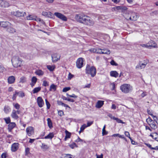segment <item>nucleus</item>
<instances>
[{
  "instance_id": "1",
  "label": "nucleus",
  "mask_w": 158,
  "mask_h": 158,
  "mask_svg": "<svg viewBox=\"0 0 158 158\" xmlns=\"http://www.w3.org/2000/svg\"><path fill=\"white\" fill-rule=\"evenodd\" d=\"M75 19L77 22L85 25L91 26L94 24V21L90 17L84 14L76 15Z\"/></svg>"
},
{
  "instance_id": "2",
  "label": "nucleus",
  "mask_w": 158,
  "mask_h": 158,
  "mask_svg": "<svg viewBox=\"0 0 158 158\" xmlns=\"http://www.w3.org/2000/svg\"><path fill=\"white\" fill-rule=\"evenodd\" d=\"M11 61L13 66L15 68L20 67L22 65L23 60L18 56H13L11 58Z\"/></svg>"
},
{
  "instance_id": "3",
  "label": "nucleus",
  "mask_w": 158,
  "mask_h": 158,
  "mask_svg": "<svg viewBox=\"0 0 158 158\" xmlns=\"http://www.w3.org/2000/svg\"><path fill=\"white\" fill-rule=\"evenodd\" d=\"M139 17L137 14L131 11L130 12L128 15L126 14L125 16L126 19L132 21L136 20Z\"/></svg>"
},
{
  "instance_id": "4",
  "label": "nucleus",
  "mask_w": 158,
  "mask_h": 158,
  "mask_svg": "<svg viewBox=\"0 0 158 158\" xmlns=\"http://www.w3.org/2000/svg\"><path fill=\"white\" fill-rule=\"evenodd\" d=\"M85 72L87 74H90L91 77H93L96 74V69L93 66L90 67L89 65L87 64L85 69Z\"/></svg>"
},
{
  "instance_id": "5",
  "label": "nucleus",
  "mask_w": 158,
  "mask_h": 158,
  "mask_svg": "<svg viewBox=\"0 0 158 158\" xmlns=\"http://www.w3.org/2000/svg\"><path fill=\"white\" fill-rule=\"evenodd\" d=\"M120 89L122 92L126 94L132 90V87L129 84H124L120 86Z\"/></svg>"
},
{
  "instance_id": "6",
  "label": "nucleus",
  "mask_w": 158,
  "mask_h": 158,
  "mask_svg": "<svg viewBox=\"0 0 158 158\" xmlns=\"http://www.w3.org/2000/svg\"><path fill=\"white\" fill-rule=\"evenodd\" d=\"M11 13L12 15L19 17H24L26 15L25 12L19 10L12 11Z\"/></svg>"
},
{
  "instance_id": "7",
  "label": "nucleus",
  "mask_w": 158,
  "mask_h": 158,
  "mask_svg": "<svg viewBox=\"0 0 158 158\" xmlns=\"http://www.w3.org/2000/svg\"><path fill=\"white\" fill-rule=\"evenodd\" d=\"M84 59L82 58H79L77 59L76 62V65L78 69H81L83 65Z\"/></svg>"
},
{
  "instance_id": "8",
  "label": "nucleus",
  "mask_w": 158,
  "mask_h": 158,
  "mask_svg": "<svg viewBox=\"0 0 158 158\" xmlns=\"http://www.w3.org/2000/svg\"><path fill=\"white\" fill-rule=\"evenodd\" d=\"M148 63V61L146 60L144 61L143 62L140 61L139 64L136 66L135 68L136 69H143L145 68L146 65Z\"/></svg>"
},
{
  "instance_id": "9",
  "label": "nucleus",
  "mask_w": 158,
  "mask_h": 158,
  "mask_svg": "<svg viewBox=\"0 0 158 158\" xmlns=\"http://www.w3.org/2000/svg\"><path fill=\"white\" fill-rule=\"evenodd\" d=\"M26 132L27 135L28 136H30L34 134V129L32 127H29L26 128Z\"/></svg>"
},
{
  "instance_id": "10",
  "label": "nucleus",
  "mask_w": 158,
  "mask_h": 158,
  "mask_svg": "<svg viewBox=\"0 0 158 158\" xmlns=\"http://www.w3.org/2000/svg\"><path fill=\"white\" fill-rule=\"evenodd\" d=\"M54 15L57 17L61 19L63 21H66L67 20V18L63 14L60 13L59 12H55L54 13Z\"/></svg>"
},
{
  "instance_id": "11",
  "label": "nucleus",
  "mask_w": 158,
  "mask_h": 158,
  "mask_svg": "<svg viewBox=\"0 0 158 158\" xmlns=\"http://www.w3.org/2000/svg\"><path fill=\"white\" fill-rule=\"evenodd\" d=\"M10 6L9 3L5 0H0V7H7Z\"/></svg>"
},
{
  "instance_id": "12",
  "label": "nucleus",
  "mask_w": 158,
  "mask_h": 158,
  "mask_svg": "<svg viewBox=\"0 0 158 158\" xmlns=\"http://www.w3.org/2000/svg\"><path fill=\"white\" fill-rule=\"evenodd\" d=\"M37 101L39 106L40 107H42L44 105V102L41 97H39L37 98Z\"/></svg>"
},
{
  "instance_id": "13",
  "label": "nucleus",
  "mask_w": 158,
  "mask_h": 158,
  "mask_svg": "<svg viewBox=\"0 0 158 158\" xmlns=\"http://www.w3.org/2000/svg\"><path fill=\"white\" fill-rule=\"evenodd\" d=\"M52 57L53 62H55L60 59V56L58 54H54L52 56Z\"/></svg>"
},
{
  "instance_id": "14",
  "label": "nucleus",
  "mask_w": 158,
  "mask_h": 158,
  "mask_svg": "<svg viewBox=\"0 0 158 158\" xmlns=\"http://www.w3.org/2000/svg\"><path fill=\"white\" fill-rule=\"evenodd\" d=\"M42 15L43 16L50 18H52L53 16V14L50 12L43 11Z\"/></svg>"
},
{
  "instance_id": "15",
  "label": "nucleus",
  "mask_w": 158,
  "mask_h": 158,
  "mask_svg": "<svg viewBox=\"0 0 158 158\" xmlns=\"http://www.w3.org/2000/svg\"><path fill=\"white\" fill-rule=\"evenodd\" d=\"M19 144L18 143H15L11 146V150L12 151L15 152L19 148Z\"/></svg>"
},
{
  "instance_id": "16",
  "label": "nucleus",
  "mask_w": 158,
  "mask_h": 158,
  "mask_svg": "<svg viewBox=\"0 0 158 158\" xmlns=\"http://www.w3.org/2000/svg\"><path fill=\"white\" fill-rule=\"evenodd\" d=\"M36 18H37V17L34 15H30L26 17V19L29 20H36Z\"/></svg>"
},
{
  "instance_id": "17",
  "label": "nucleus",
  "mask_w": 158,
  "mask_h": 158,
  "mask_svg": "<svg viewBox=\"0 0 158 158\" xmlns=\"http://www.w3.org/2000/svg\"><path fill=\"white\" fill-rule=\"evenodd\" d=\"M16 124L15 123L10 122L9 123L8 127V129L9 131L11 130L15 126Z\"/></svg>"
},
{
  "instance_id": "18",
  "label": "nucleus",
  "mask_w": 158,
  "mask_h": 158,
  "mask_svg": "<svg viewBox=\"0 0 158 158\" xmlns=\"http://www.w3.org/2000/svg\"><path fill=\"white\" fill-rule=\"evenodd\" d=\"M10 23L7 21H3L0 23V26L3 27H7Z\"/></svg>"
},
{
  "instance_id": "19",
  "label": "nucleus",
  "mask_w": 158,
  "mask_h": 158,
  "mask_svg": "<svg viewBox=\"0 0 158 158\" xmlns=\"http://www.w3.org/2000/svg\"><path fill=\"white\" fill-rule=\"evenodd\" d=\"M37 78L35 77H33L31 79V82L30 83V85L31 87H33L37 81Z\"/></svg>"
},
{
  "instance_id": "20",
  "label": "nucleus",
  "mask_w": 158,
  "mask_h": 158,
  "mask_svg": "<svg viewBox=\"0 0 158 158\" xmlns=\"http://www.w3.org/2000/svg\"><path fill=\"white\" fill-rule=\"evenodd\" d=\"M148 44H149L148 46L150 47H152L153 48H156L157 47V44L155 43V42L152 40H151L149 41V42L148 43Z\"/></svg>"
},
{
  "instance_id": "21",
  "label": "nucleus",
  "mask_w": 158,
  "mask_h": 158,
  "mask_svg": "<svg viewBox=\"0 0 158 158\" xmlns=\"http://www.w3.org/2000/svg\"><path fill=\"white\" fill-rule=\"evenodd\" d=\"M15 78L13 76L9 77L8 79V81L9 84H11L13 83L15 81Z\"/></svg>"
},
{
  "instance_id": "22",
  "label": "nucleus",
  "mask_w": 158,
  "mask_h": 158,
  "mask_svg": "<svg viewBox=\"0 0 158 158\" xmlns=\"http://www.w3.org/2000/svg\"><path fill=\"white\" fill-rule=\"evenodd\" d=\"M90 52H91L96 53H98L101 52L100 48H91L89 50Z\"/></svg>"
},
{
  "instance_id": "23",
  "label": "nucleus",
  "mask_w": 158,
  "mask_h": 158,
  "mask_svg": "<svg viewBox=\"0 0 158 158\" xmlns=\"http://www.w3.org/2000/svg\"><path fill=\"white\" fill-rule=\"evenodd\" d=\"M11 116L14 119H17L19 118L17 114L16 113L15 110H13L11 114Z\"/></svg>"
},
{
  "instance_id": "24",
  "label": "nucleus",
  "mask_w": 158,
  "mask_h": 158,
  "mask_svg": "<svg viewBox=\"0 0 158 158\" xmlns=\"http://www.w3.org/2000/svg\"><path fill=\"white\" fill-rule=\"evenodd\" d=\"M110 76L112 77L117 78L118 77L119 74L116 71H110Z\"/></svg>"
},
{
  "instance_id": "25",
  "label": "nucleus",
  "mask_w": 158,
  "mask_h": 158,
  "mask_svg": "<svg viewBox=\"0 0 158 158\" xmlns=\"http://www.w3.org/2000/svg\"><path fill=\"white\" fill-rule=\"evenodd\" d=\"M100 50L101 52H100V53H98L106 54H109L110 53V50H109L107 49H102L100 48Z\"/></svg>"
},
{
  "instance_id": "26",
  "label": "nucleus",
  "mask_w": 158,
  "mask_h": 158,
  "mask_svg": "<svg viewBox=\"0 0 158 158\" xmlns=\"http://www.w3.org/2000/svg\"><path fill=\"white\" fill-rule=\"evenodd\" d=\"M104 104V101H98L96 105V107L98 108H100Z\"/></svg>"
},
{
  "instance_id": "27",
  "label": "nucleus",
  "mask_w": 158,
  "mask_h": 158,
  "mask_svg": "<svg viewBox=\"0 0 158 158\" xmlns=\"http://www.w3.org/2000/svg\"><path fill=\"white\" fill-rule=\"evenodd\" d=\"M65 133L66 134V135L64 138V140L65 141H66L68 139L70 138L71 136V133L67 130H65Z\"/></svg>"
},
{
  "instance_id": "28",
  "label": "nucleus",
  "mask_w": 158,
  "mask_h": 158,
  "mask_svg": "<svg viewBox=\"0 0 158 158\" xmlns=\"http://www.w3.org/2000/svg\"><path fill=\"white\" fill-rule=\"evenodd\" d=\"M10 108L8 106H5L4 108V111L6 114L8 113L10 111Z\"/></svg>"
},
{
  "instance_id": "29",
  "label": "nucleus",
  "mask_w": 158,
  "mask_h": 158,
  "mask_svg": "<svg viewBox=\"0 0 158 158\" xmlns=\"http://www.w3.org/2000/svg\"><path fill=\"white\" fill-rule=\"evenodd\" d=\"M35 73L37 75H38L39 76H42L44 73V72L40 69L37 70L35 72Z\"/></svg>"
},
{
  "instance_id": "30",
  "label": "nucleus",
  "mask_w": 158,
  "mask_h": 158,
  "mask_svg": "<svg viewBox=\"0 0 158 158\" xmlns=\"http://www.w3.org/2000/svg\"><path fill=\"white\" fill-rule=\"evenodd\" d=\"M57 86L53 84H52L50 86L49 91H52L53 90L54 91L56 90V89Z\"/></svg>"
},
{
  "instance_id": "31",
  "label": "nucleus",
  "mask_w": 158,
  "mask_h": 158,
  "mask_svg": "<svg viewBox=\"0 0 158 158\" xmlns=\"http://www.w3.org/2000/svg\"><path fill=\"white\" fill-rule=\"evenodd\" d=\"M7 31L10 33H14L16 31L15 29L11 27H9L7 29Z\"/></svg>"
},
{
  "instance_id": "32",
  "label": "nucleus",
  "mask_w": 158,
  "mask_h": 158,
  "mask_svg": "<svg viewBox=\"0 0 158 158\" xmlns=\"http://www.w3.org/2000/svg\"><path fill=\"white\" fill-rule=\"evenodd\" d=\"M41 148L43 149L44 151H45L49 148V147L47 145L45 144L44 143H42V144Z\"/></svg>"
},
{
  "instance_id": "33",
  "label": "nucleus",
  "mask_w": 158,
  "mask_h": 158,
  "mask_svg": "<svg viewBox=\"0 0 158 158\" xmlns=\"http://www.w3.org/2000/svg\"><path fill=\"white\" fill-rule=\"evenodd\" d=\"M41 87H38L35 88L32 90V92L33 94H35L38 93L41 90Z\"/></svg>"
},
{
  "instance_id": "34",
  "label": "nucleus",
  "mask_w": 158,
  "mask_h": 158,
  "mask_svg": "<svg viewBox=\"0 0 158 158\" xmlns=\"http://www.w3.org/2000/svg\"><path fill=\"white\" fill-rule=\"evenodd\" d=\"M48 124L49 127L51 128L52 127V123L50 118H48L47 119Z\"/></svg>"
},
{
  "instance_id": "35",
  "label": "nucleus",
  "mask_w": 158,
  "mask_h": 158,
  "mask_svg": "<svg viewBox=\"0 0 158 158\" xmlns=\"http://www.w3.org/2000/svg\"><path fill=\"white\" fill-rule=\"evenodd\" d=\"M54 136V135L52 133H50L47 136H45L44 137V138L45 139H52Z\"/></svg>"
},
{
  "instance_id": "36",
  "label": "nucleus",
  "mask_w": 158,
  "mask_h": 158,
  "mask_svg": "<svg viewBox=\"0 0 158 158\" xmlns=\"http://www.w3.org/2000/svg\"><path fill=\"white\" fill-rule=\"evenodd\" d=\"M150 136H151L153 139H156L157 138V137H158V134L156 133H154L152 134H151Z\"/></svg>"
},
{
  "instance_id": "37",
  "label": "nucleus",
  "mask_w": 158,
  "mask_h": 158,
  "mask_svg": "<svg viewBox=\"0 0 158 158\" xmlns=\"http://www.w3.org/2000/svg\"><path fill=\"white\" fill-rule=\"evenodd\" d=\"M26 82V78L24 77H22L20 78L19 82L24 83Z\"/></svg>"
},
{
  "instance_id": "38",
  "label": "nucleus",
  "mask_w": 158,
  "mask_h": 158,
  "mask_svg": "<svg viewBox=\"0 0 158 158\" xmlns=\"http://www.w3.org/2000/svg\"><path fill=\"white\" fill-rule=\"evenodd\" d=\"M47 67V69L51 71H53L55 68L54 66L50 65H48Z\"/></svg>"
},
{
  "instance_id": "39",
  "label": "nucleus",
  "mask_w": 158,
  "mask_h": 158,
  "mask_svg": "<svg viewBox=\"0 0 158 158\" xmlns=\"http://www.w3.org/2000/svg\"><path fill=\"white\" fill-rule=\"evenodd\" d=\"M17 95L20 97L23 98L24 96V94L22 91L17 92Z\"/></svg>"
},
{
  "instance_id": "40",
  "label": "nucleus",
  "mask_w": 158,
  "mask_h": 158,
  "mask_svg": "<svg viewBox=\"0 0 158 158\" xmlns=\"http://www.w3.org/2000/svg\"><path fill=\"white\" fill-rule=\"evenodd\" d=\"M13 105L14 106V107L17 110H19L20 108V106L18 103H13Z\"/></svg>"
},
{
  "instance_id": "41",
  "label": "nucleus",
  "mask_w": 158,
  "mask_h": 158,
  "mask_svg": "<svg viewBox=\"0 0 158 158\" xmlns=\"http://www.w3.org/2000/svg\"><path fill=\"white\" fill-rule=\"evenodd\" d=\"M4 119L5 120L6 123L8 124L10 122V119L9 117L4 118Z\"/></svg>"
},
{
  "instance_id": "42",
  "label": "nucleus",
  "mask_w": 158,
  "mask_h": 158,
  "mask_svg": "<svg viewBox=\"0 0 158 158\" xmlns=\"http://www.w3.org/2000/svg\"><path fill=\"white\" fill-rule=\"evenodd\" d=\"M149 125L152 128L155 129L156 127V125L155 124L154 121H153V123L152 122L151 123H149Z\"/></svg>"
},
{
  "instance_id": "43",
  "label": "nucleus",
  "mask_w": 158,
  "mask_h": 158,
  "mask_svg": "<svg viewBox=\"0 0 158 158\" xmlns=\"http://www.w3.org/2000/svg\"><path fill=\"white\" fill-rule=\"evenodd\" d=\"M110 87L111 90H114L115 88V85L114 83H111L110 85Z\"/></svg>"
},
{
  "instance_id": "44",
  "label": "nucleus",
  "mask_w": 158,
  "mask_h": 158,
  "mask_svg": "<svg viewBox=\"0 0 158 158\" xmlns=\"http://www.w3.org/2000/svg\"><path fill=\"white\" fill-rule=\"evenodd\" d=\"M113 119L116 120V121L118 123H123V121L117 118H113Z\"/></svg>"
},
{
  "instance_id": "45",
  "label": "nucleus",
  "mask_w": 158,
  "mask_h": 158,
  "mask_svg": "<svg viewBox=\"0 0 158 158\" xmlns=\"http://www.w3.org/2000/svg\"><path fill=\"white\" fill-rule=\"evenodd\" d=\"M69 146L70 148H71L72 149L73 148H74L75 147H77V145L75 143H73L71 144H69Z\"/></svg>"
},
{
  "instance_id": "46",
  "label": "nucleus",
  "mask_w": 158,
  "mask_h": 158,
  "mask_svg": "<svg viewBox=\"0 0 158 158\" xmlns=\"http://www.w3.org/2000/svg\"><path fill=\"white\" fill-rule=\"evenodd\" d=\"M45 101L47 107V109H49L51 105L47 99H45Z\"/></svg>"
},
{
  "instance_id": "47",
  "label": "nucleus",
  "mask_w": 158,
  "mask_h": 158,
  "mask_svg": "<svg viewBox=\"0 0 158 158\" xmlns=\"http://www.w3.org/2000/svg\"><path fill=\"white\" fill-rule=\"evenodd\" d=\"M64 158H72V155L69 154L64 155Z\"/></svg>"
},
{
  "instance_id": "48",
  "label": "nucleus",
  "mask_w": 158,
  "mask_h": 158,
  "mask_svg": "<svg viewBox=\"0 0 158 158\" xmlns=\"http://www.w3.org/2000/svg\"><path fill=\"white\" fill-rule=\"evenodd\" d=\"M17 91H15V94H13V96L12 97V99L13 100H15L16 99L17 96Z\"/></svg>"
},
{
  "instance_id": "49",
  "label": "nucleus",
  "mask_w": 158,
  "mask_h": 158,
  "mask_svg": "<svg viewBox=\"0 0 158 158\" xmlns=\"http://www.w3.org/2000/svg\"><path fill=\"white\" fill-rule=\"evenodd\" d=\"M71 88L70 87H66L64 88L63 90L62 91L63 92H66L70 89Z\"/></svg>"
},
{
  "instance_id": "50",
  "label": "nucleus",
  "mask_w": 158,
  "mask_h": 158,
  "mask_svg": "<svg viewBox=\"0 0 158 158\" xmlns=\"http://www.w3.org/2000/svg\"><path fill=\"white\" fill-rule=\"evenodd\" d=\"M5 70V69L3 66L0 65V73L3 72Z\"/></svg>"
},
{
  "instance_id": "51",
  "label": "nucleus",
  "mask_w": 158,
  "mask_h": 158,
  "mask_svg": "<svg viewBox=\"0 0 158 158\" xmlns=\"http://www.w3.org/2000/svg\"><path fill=\"white\" fill-rule=\"evenodd\" d=\"M153 121L152 119L150 118H148L147 119V122L149 124V123H151L152 122L153 123Z\"/></svg>"
},
{
  "instance_id": "52",
  "label": "nucleus",
  "mask_w": 158,
  "mask_h": 158,
  "mask_svg": "<svg viewBox=\"0 0 158 158\" xmlns=\"http://www.w3.org/2000/svg\"><path fill=\"white\" fill-rule=\"evenodd\" d=\"M139 46H142L143 47H145L146 48H149V47L148 46V44H141L139 45Z\"/></svg>"
},
{
  "instance_id": "53",
  "label": "nucleus",
  "mask_w": 158,
  "mask_h": 158,
  "mask_svg": "<svg viewBox=\"0 0 158 158\" xmlns=\"http://www.w3.org/2000/svg\"><path fill=\"white\" fill-rule=\"evenodd\" d=\"M147 112L153 118V116H154L152 113V111L149 109H148L147 110Z\"/></svg>"
},
{
  "instance_id": "54",
  "label": "nucleus",
  "mask_w": 158,
  "mask_h": 158,
  "mask_svg": "<svg viewBox=\"0 0 158 158\" xmlns=\"http://www.w3.org/2000/svg\"><path fill=\"white\" fill-rule=\"evenodd\" d=\"M87 127L86 125L85 124H84L81 127L80 129H81V131H83L85 129V128H86Z\"/></svg>"
},
{
  "instance_id": "55",
  "label": "nucleus",
  "mask_w": 158,
  "mask_h": 158,
  "mask_svg": "<svg viewBox=\"0 0 158 158\" xmlns=\"http://www.w3.org/2000/svg\"><path fill=\"white\" fill-rule=\"evenodd\" d=\"M66 94L67 95L69 96L70 97L73 98H76L77 97V96L73 94H72V95H69L67 94Z\"/></svg>"
},
{
  "instance_id": "56",
  "label": "nucleus",
  "mask_w": 158,
  "mask_h": 158,
  "mask_svg": "<svg viewBox=\"0 0 158 158\" xmlns=\"http://www.w3.org/2000/svg\"><path fill=\"white\" fill-rule=\"evenodd\" d=\"M154 120L156 122L157 124L158 125V117L156 116H153V118Z\"/></svg>"
},
{
  "instance_id": "57",
  "label": "nucleus",
  "mask_w": 158,
  "mask_h": 158,
  "mask_svg": "<svg viewBox=\"0 0 158 158\" xmlns=\"http://www.w3.org/2000/svg\"><path fill=\"white\" fill-rule=\"evenodd\" d=\"M58 114L60 116H62L64 115V112L62 110H59L58 111Z\"/></svg>"
},
{
  "instance_id": "58",
  "label": "nucleus",
  "mask_w": 158,
  "mask_h": 158,
  "mask_svg": "<svg viewBox=\"0 0 158 158\" xmlns=\"http://www.w3.org/2000/svg\"><path fill=\"white\" fill-rule=\"evenodd\" d=\"M43 85L44 86H47L48 85V83L46 81H44L43 82Z\"/></svg>"
},
{
  "instance_id": "59",
  "label": "nucleus",
  "mask_w": 158,
  "mask_h": 158,
  "mask_svg": "<svg viewBox=\"0 0 158 158\" xmlns=\"http://www.w3.org/2000/svg\"><path fill=\"white\" fill-rule=\"evenodd\" d=\"M30 149L27 148L25 149V155H27L29 153Z\"/></svg>"
},
{
  "instance_id": "60",
  "label": "nucleus",
  "mask_w": 158,
  "mask_h": 158,
  "mask_svg": "<svg viewBox=\"0 0 158 158\" xmlns=\"http://www.w3.org/2000/svg\"><path fill=\"white\" fill-rule=\"evenodd\" d=\"M124 134L127 137H128L129 139H130V138H131V137H130V135L129 133L128 132L126 131L125 132Z\"/></svg>"
},
{
  "instance_id": "61",
  "label": "nucleus",
  "mask_w": 158,
  "mask_h": 158,
  "mask_svg": "<svg viewBox=\"0 0 158 158\" xmlns=\"http://www.w3.org/2000/svg\"><path fill=\"white\" fill-rule=\"evenodd\" d=\"M144 144L146 146H147L148 148H149L151 150H152V148H153V147H152L151 145L149 143H145Z\"/></svg>"
},
{
  "instance_id": "62",
  "label": "nucleus",
  "mask_w": 158,
  "mask_h": 158,
  "mask_svg": "<svg viewBox=\"0 0 158 158\" xmlns=\"http://www.w3.org/2000/svg\"><path fill=\"white\" fill-rule=\"evenodd\" d=\"M110 64L113 65L117 66L118 64L115 62L114 60H112L110 62Z\"/></svg>"
},
{
  "instance_id": "63",
  "label": "nucleus",
  "mask_w": 158,
  "mask_h": 158,
  "mask_svg": "<svg viewBox=\"0 0 158 158\" xmlns=\"http://www.w3.org/2000/svg\"><path fill=\"white\" fill-rule=\"evenodd\" d=\"M108 134V132L106 131L105 129L104 131L102 130V135L103 136L106 135Z\"/></svg>"
},
{
  "instance_id": "64",
  "label": "nucleus",
  "mask_w": 158,
  "mask_h": 158,
  "mask_svg": "<svg viewBox=\"0 0 158 158\" xmlns=\"http://www.w3.org/2000/svg\"><path fill=\"white\" fill-rule=\"evenodd\" d=\"M2 158H6V154L5 153H3L1 156Z\"/></svg>"
}]
</instances>
